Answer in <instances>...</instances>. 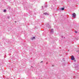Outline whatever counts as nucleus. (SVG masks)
Listing matches in <instances>:
<instances>
[{
    "mask_svg": "<svg viewBox=\"0 0 79 79\" xmlns=\"http://www.w3.org/2000/svg\"><path fill=\"white\" fill-rule=\"evenodd\" d=\"M72 16L73 18H76V14L75 13H73L72 15Z\"/></svg>",
    "mask_w": 79,
    "mask_h": 79,
    "instance_id": "obj_1",
    "label": "nucleus"
},
{
    "mask_svg": "<svg viewBox=\"0 0 79 79\" xmlns=\"http://www.w3.org/2000/svg\"><path fill=\"white\" fill-rule=\"evenodd\" d=\"M71 59L72 60H74V57L73 56H72Z\"/></svg>",
    "mask_w": 79,
    "mask_h": 79,
    "instance_id": "obj_2",
    "label": "nucleus"
},
{
    "mask_svg": "<svg viewBox=\"0 0 79 79\" xmlns=\"http://www.w3.org/2000/svg\"><path fill=\"white\" fill-rule=\"evenodd\" d=\"M53 29H51L50 33L51 34H53Z\"/></svg>",
    "mask_w": 79,
    "mask_h": 79,
    "instance_id": "obj_3",
    "label": "nucleus"
},
{
    "mask_svg": "<svg viewBox=\"0 0 79 79\" xmlns=\"http://www.w3.org/2000/svg\"><path fill=\"white\" fill-rule=\"evenodd\" d=\"M47 26L49 28V29L51 28V26L49 24L47 25Z\"/></svg>",
    "mask_w": 79,
    "mask_h": 79,
    "instance_id": "obj_4",
    "label": "nucleus"
},
{
    "mask_svg": "<svg viewBox=\"0 0 79 79\" xmlns=\"http://www.w3.org/2000/svg\"><path fill=\"white\" fill-rule=\"evenodd\" d=\"M44 15H49L47 13H44Z\"/></svg>",
    "mask_w": 79,
    "mask_h": 79,
    "instance_id": "obj_5",
    "label": "nucleus"
},
{
    "mask_svg": "<svg viewBox=\"0 0 79 79\" xmlns=\"http://www.w3.org/2000/svg\"><path fill=\"white\" fill-rule=\"evenodd\" d=\"M61 10H64V8H61Z\"/></svg>",
    "mask_w": 79,
    "mask_h": 79,
    "instance_id": "obj_6",
    "label": "nucleus"
},
{
    "mask_svg": "<svg viewBox=\"0 0 79 79\" xmlns=\"http://www.w3.org/2000/svg\"><path fill=\"white\" fill-rule=\"evenodd\" d=\"M47 6H48L47 5H45V7L46 8H47Z\"/></svg>",
    "mask_w": 79,
    "mask_h": 79,
    "instance_id": "obj_7",
    "label": "nucleus"
},
{
    "mask_svg": "<svg viewBox=\"0 0 79 79\" xmlns=\"http://www.w3.org/2000/svg\"><path fill=\"white\" fill-rule=\"evenodd\" d=\"M6 10L5 9L4 10V12H6Z\"/></svg>",
    "mask_w": 79,
    "mask_h": 79,
    "instance_id": "obj_8",
    "label": "nucleus"
},
{
    "mask_svg": "<svg viewBox=\"0 0 79 79\" xmlns=\"http://www.w3.org/2000/svg\"><path fill=\"white\" fill-rule=\"evenodd\" d=\"M35 37H33L32 38V39H35Z\"/></svg>",
    "mask_w": 79,
    "mask_h": 79,
    "instance_id": "obj_9",
    "label": "nucleus"
},
{
    "mask_svg": "<svg viewBox=\"0 0 79 79\" xmlns=\"http://www.w3.org/2000/svg\"><path fill=\"white\" fill-rule=\"evenodd\" d=\"M8 18L9 19V18H10V17L8 16Z\"/></svg>",
    "mask_w": 79,
    "mask_h": 79,
    "instance_id": "obj_10",
    "label": "nucleus"
},
{
    "mask_svg": "<svg viewBox=\"0 0 79 79\" xmlns=\"http://www.w3.org/2000/svg\"><path fill=\"white\" fill-rule=\"evenodd\" d=\"M75 32V33H77V32L76 31Z\"/></svg>",
    "mask_w": 79,
    "mask_h": 79,
    "instance_id": "obj_11",
    "label": "nucleus"
},
{
    "mask_svg": "<svg viewBox=\"0 0 79 79\" xmlns=\"http://www.w3.org/2000/svg\"><path fill=\"white\" fill-rule=\"evenodd\" d=\"M74 61H75V62L76 61V60H74Z\"/></svg>",
    "mask_w": 79,
    "mask_h": 79,
    "instance_id": "obj_12",
    "label": "nucleus"
},
{
    "mask_svg": "<svg viewBox=\"0 0 79 79\" xmlns=\"http://www.w3.org/2000/svg\"><path fill=\"white\" fill-rule=\"evenodd\" d=\"M41 63H43V61H41Z\"/></svg>",
    "mask_w": 79,
    "mask_h": 79,
    "instance_id": "obj_13",
    "label": "nucleus"
},
{
    "mask_svg": "<svg viewBox=\"0 0 79 79\" xmlns=\"http://www.w3.org/2000/svg\"><path fill=\"white\" fill-rule=\"evenodd\" d=\"M46 64H48V63H46Z\"/></svg>",
    "mask_w": 79,
    "mask_h": 79,
    "instance_id": "obj_14",
    "label": "nucleus"
},
{
    "mask_svg": "<svg viewBox=\"0 0 79 79\" xmlns=\"http://www.w3.org/2000/svg\"><path fill=\"white\" fill-rule=\"evenodd\" d=\"M15 23H16V21H15Z\"/></svg>",
    "mask_w": 79,
    "mask_h": 79,
    "instance_id": "obj_15",
    "label": "nucleus"
},
{
    "mask_svg": "<svg viewBox=\"0 0 79 79\" xmlns=\"http://www.w3.org/2000/svg\"><path fill=\"white\" fill-rule=\"evenodd\" d=\"M32 68V66H31Z\"/></svg>",
    "mask_w": 79,
    "mask_h": 79,
    "instance_id": "obj_16",
    "label": "nucleus"
},
{
    "mask_svg": "<svg viewBox=\"0 0 79 79\" xmlns=\"http://www.w3.org/2000/svg\"><path fill=\"white\" fill-rule=\"evenodd\" d=\"M52 66H53V65H52Z\"/></svg>",
    "mask_w": 79,
    "mask_h": 79,
    "instance_id": "obj_17",
    "label": "nucleus"
}]
</instances>
